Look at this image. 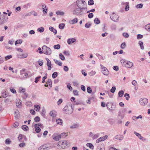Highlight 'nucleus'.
Returning <instances> with one entry per match:
<instances>
[{"mask_svg":"<svg viewBox=\"0 0 150 150\" xmlns=\"http://www.w3.org/2000/svg\"><path fill=\"white\" fill-rule=\"evenodd\" d=\"M63 111L64 113L67 114H71L73 112V109L71 104L67 105L63 109Z\"/></svg>","mask_w":150,"mask_h":150,"instance_id":"1","label":"nucleus"},{"mask_svg":"<svg viewBox=\"0 0 150 150\" xmlns=\"http://www.w3.org/2000/svg\"><path fill=\"white\" fill-rule=\"evenodd\" d=\"M83 9H87L86 8H75L73 11V14L77 16H81L83 14Z\"/></svg>","mask_w":150,"mask_h":150,"instance_id":"2","label":"nucleus"},{"mask_svg":"<svg viewBox=\"0 0 150 150\" xmlns=\"http://www.w3.org/2000/svg\"><path fill=\"white\" fill-rule=\"evenodd\" d=\"M43 53L46 55H50L51 54L52 51L51 49L46 45H43L42 47Z\"/></svg>","mask_w":150,"mask_h":150,"instance_id":"3","label":"nucleus"},{"mask_svg":"<svg viewBox=\"0 0 150 150\" xmlns=\"http://www.w3.org/2000/svg\"><path fill=\"white\" fill-rule=\"evenodd\" d=\"M86 4L85 1L83 0H77L76 1L77 6L79 8H84V5Z\"/></svg>","mask_w":150,"mask_h":150,"instance_id":"4","label":"nucleus"},{"mask_svg":"<svg viewBox=\"0 0 150 150\" xmlns=\"http://www.w3.org/2000/svg\"><path fill=\"white\" fill-rule=\"evenodd\" d=\"M111 19L114 22H117L118 21L119 17L118 15L115 14L114 12L110 16Z\"/></svg>","mask_w":150,"mask_h":150,"instance_id":"5","label":"nucleus"},{"mask_svg":"<svg viewBox=\"0 0 150 150\" xmlns=\"http://www.w3.org/2000/svg\"><path fill=\"white\" fill-rule=\"evenodd\" d=\"M139 102L141 105L144 106L147 104L148 100L146 98H142L139 99Z\"/></svg>","mask_w":150,"mask_h":150,"instance_id":"6","label":"nucleus"},{"mask_svg":"<svg viewBox=\"0 0 150 150\" xmlns=\"http://www.w3.org/2000/svg\"><path fill=\"white\" fill-rule=\"evenodd\" d=\"M100 66L101 67L102 73L105 75H108L109 74V71L102 64H100Z\"/></svg>","mask_w":150,"mask_h":150,"instance_id":"7","label":"nucleus"},{"mask_svg":"<svg viewBox=\"0 0 150 150\" xmlns=\"http://www.w3.org/2000/svg\"><path fill=\"white\" fill-rule=\"evenodd\" d=\"M52 138L56 141H58L61 138L59 134L55 133L53 135Z\"/></svg>","mask_w":150,"mask_h":150,"instance_id":"8","label":"nucleus"},{"mask_svg":"<svg viewBox=\"0 0 150 150\" xmlns=\"http://www.w3.org/2000/svg\"><path fill=\"white\" fill-rule=\"evenodd\" d=\"M59 144L62 145V148H64L67 145V141L64 140L63 141H61L58 142Z\"/></svg>","mask_w":150,"mask_h":150,"instance_id":"9","label":"nucleus"},{"mask_svg":"<svg viewBox=\"0 0 150 150\" xmlns=\"http://www.w3.org/2000/svg\"><path fill=\"white\" fill-rule=\"evenodd\" d=\"M108 138L107 135H105V136L102 137H100L98 139L96 140V142L98 143L99 142L103 141L106 140Z\"/></svg>","mask_w":150,"mask_h":150,"instance_id":"10","label":"nucleus"},{"mask_svg":"<svg viewBox=\"0 0 150 150\" xmlns=\"http://www.w3.org/2000/svg\"><path fill=\"white\" fill-rule=\"evenodd\" d=\"M134 133L141 140L143 141L146 140V139L141 136V134L139 133H137L136 132H134Z\"/></svg>","mask_w":150,"mask_h":150,"instance_id":"11","label":"nucleus"},{"mask_svg":"<svg viewBox=\"0 0 150 150\" xmlns=\"http://www.w3.org/2000/svg\"><path fill=\"white\" fill-rule=\"evenodd\" d=\"M16 105L17 107H21L22 106V101L19 99H17L16 100Z\"/></svg>","mask_w":150,"mask_h":150,"instance_id":"12","label":"nucleus"},{"mask_svg":"<svg viewBox=\"0 0 150 150\" xmlns=\"http://www.w3.org/2000/svg\"><path fill=\"white\" fill-rule=\"evenodd\" d=\"M46 59L47 62V65L48 67V70H50L52 68L51 61L47 58H46Z\"/></svg>","mask_w":150,"mask_h":150,"instance_id":"13","label":"nucleus"},{"mask_svg":"<svg viewBox=\"0 0 150 150\" xmlns=\"http://www.w3.org/2000/svg\"><path fill=\"white\" fill-rule=\"evenodd\" d=\"M79 127V124L78 123H74L70 127L71 129H78Z\"/></svg>","mask_w":150,"mask_h":150,"instance_id":"14","label":"nucleus"},{"mask_svg":"<svg viewBox=\"0 0 150 150\" xmlns=\"http://www.w3.org/2000/svg\"><path fill=\"white\" fill-rule=\"evenodd\" d=\"M126 65L125 67L128 68H131L133 65V63L129 61L127 62Z\"/></svg>","mask_w":150,"mask_h":150,"instance_id":"15","label":"nucleus"},{"mask_svg":"<svg viewBox=\"0 0 150 150\" xmlns=\"http://www.w3.org/2000/svg\"><path fill=\"white\" fill-rule=\"evenodd\" d=\"M76 41V40L75 38H70L68 39L67 43L68 44L73 43Z\"/></svg>","mask_w":150,"mask_h":150,"instance_id":"16","label":"nucleus"},{"mask_svg":"<svg viewBox=\"0 0 150 150\" xmlns=\"http://www.w3.org/2000/svg\"><path fill=\"white\" fill-rule=\"evenodd\" d=\"M28 56V54L25 53L24 54H18V58L22 59L25 58L27 57Z\"/></svg>","mask_w":150,"mask_h":150,"instance_id":"17","label":"nucleus"},{"mask_svg":"<svg viewBox=\"0 0 150 150\" xmlns=\"http://www.w3.org/2000/svg\"><path fill=\"white\" fill-rule=\"evenodd\" d=\"M3 21L1 23V24H3L6 22L8 19L7 16L4 15H3Z\"/></svg>","mask_w":150,"mask_h":150,"instance_id":"18","label":"nucleus"},{"mask_svg":"<svg viewBox=\"0 0 150 150\" xmlns=\"http://www.w3.org/2000/svg\"><path fill=\"white\" fill-rule=\"evenodd\" d=\"M48 149L49 148L47 147L46 145H43L39 147V150H48Z\"/></svg>","mask_w":150,"mask_h":150,"instance_id":"19","label":"nucleus"},{"mask_svg":"<svg viewBox=\"0 0 150 150\" xmlns=\"http://www.w3.org/2000/svg\"><path fill=\"white\" fill-rule=\"evenodd\" d=\"M78 19L77 18H75L73 20H71L69 21V22L71 24H74L78 22Z\"/></svg>","mask_w":150,"mask_h":150,"instance_id":"20","label":"nucleus"},{"mask_svg":"<svg viewBox=\"0 0 150 150\" xmlns=\"http://www.w3.org/2000/svg\"><path fill=\"white\" fill-rule=\"evenodd\" d=\"M49 29L51 31L53 32L54 34L55 35L57 33V30L56 29H55L53 27H50Z\"/></svg>","mask_w":150,"mask_h":150,"instance_id":"21","label":"nucleus"},{"mask_svg":"<svg viewBox=\"0 0 150 150\" xmlns=\"http://www.w3.org/2000/svg\"><path fill=\"white\" fill-rule=\"evenodd\" d=\"M15 117L16 118H18L20 116L19 112L18 110H16L14 112Z\"/></svg>","mask_w":150,"mask_h":150,"instance_id":"22","label":"nucleus"},{"mask_svg":"<svg viewBox=\"0 0 150 150\" xmlns=\"http://www.w3.org/2000/svg\"><path fill=\"white\" fill-rule=\"evenodd\" d=\"M120 62L121 64L124 67H125L126 65L127 62L125 59H122L120 60Z\"/></svg>","mask_w":150,"mask_h":150,"instance_id":"23","label":"nucleus"},{"mask_svg":"<svg viewBox=\"0 0 150 150\" xmlns=\"http://www.w3.org/2000/svg\"><path fill=\"white\" fill-rule=\"evenodd\" d=\"M35 131L37 133H39L40 132V131L41 130V129L39 128V127L38 126V124H36L35 125Z\"/></svg>","mask_w":150,"mask_h":150,"instance_id":"24","label":"nucleus"},{"mask_svg":"<svg viewBox=\"0 0 150 150\" xmlns=\"http://www.w3.org/2000/svg\"><path fill=\"white\" fill-rule=\"evenodd\" d=\"M106 107L109 110H111L112 109V104L110 103H107L106 105Z\"/></svg>","mask_w":150,"mask_h":150,"instance_id":"25","label":"nucleus"},{"mask_svg":"<svg viewBox=\"0 0 150 150\" xmlns=\"http://www.w3.org/2000/svg\"><path fill=\"white\" fill-rule=\"evenodd\" d=\"M56 122L57 124L58 125H62V120L60 118H58L56 120Z\"/></svg>","mask_w":150,"mask_h":150,"instance_id":"26","label":"nucleus"},{"mask_svg":"<svg viewBox=\"0 0 150 150\" xmlns=\"http://www.w3.org/2000/svg\"><path fill=\"white\" fill-rule=\"evenodd\" d=\"M54 61L55 63L56 64L59 65V66H62V62L61 61H58V60H57V59H54Z\"/></svg>","mask_w":150,"mask_h":150,"instance_id":"27","label":"nucleus"},{"mask_svg":"<svg viewBox=\"0 0 150 150\" xmlns=\"http://www.w3.org/2000/svg\"><path fill=\"white\" fill-rule=\"evenodd\" d=\"M142 116L141 115H139L137 117L135 116H133L132 117V119L134 120H135L136 119H142Z\"/></svg>","mask_w":150,"mask_h":150,"instance_id":"28","label":"nucleus"},{"mask_svg":"<svg viewBox=\"0 0 150 150\" xmlns=\"http://www.w3.org/2000/svg\"><path fill=\"white\" fill-rule=\"evenodd\" d=\"M34 109L36 111H38L40 109V107L39 105H34Z\"/></svg>","mask_w":150,"mask_h":150,"instance_id":"29","label":"nucleus"},{"mask_svg":"<svg viewBox=\"0 0 150 150\" xmlns=\"http://www.w3.org/2000/svg\"><path fill=\"white\" fill-rule=\"evenodd\" d=\"M65 26V24L64 23H62L59 24V28L61 29H63Z\"/></svg>","mask_w":150,"mask_h":150,"instance_id":"30","label":"nucleus"},{"mask_svg":"<svg viewBox=\"0 0 150 150\" xmlns=\"http://www.w3.org/2000/svg\"><path fill=\"white\" fill-rule=\"evenodd\" d=\"M138 43L141 49L142 50H143L144 49L143 42H142L140 41H139Z\"/></svg>","mask_w":150,"mask_h":150,"instance_id":"31","label":"nucleus"},{"mask_svg":"<svg viewBox=\"0 0 150 150\" xmlns=\"http://www.w3.org/2000/svg\"><path fill=\"white\" fill-rule=\"evenodd\" d=\"M94 22L95 24H98L100 23V21L98 18H96L94 20Z\"/></svg>","mask_w":150,"mask_h":150,"instance_id":"32","label":"nucleus"},{"mask_svg":"<svg viewBox=\"0 0 150 150\" xmlns=\"http://www.w3.org/2000/svg\"><path fill=\"white\" fill-rule=\"evenodd\" d=\"M44 30V28L43 27H41L38 28L37 29V31L40 32L41 33H42Z\"/></svg>","mask_w":150,"mask_h":150,"instance_id":"33","label":"nucleus"},{"mask_svg":"<svg viewBox=\"0 0 150 150\" xmlns=\"http://www.w3.org/2000/svg\"><path fill=\"white\" fill-rule=\"evenodd\" d=\"M145 28L147 30L150 32V24L146 25Z\"/></svg>","mask_w":150,"mask_h":150,"instance_id":"34","label":"nucleus"},{"mask_svg":"<svg viewBox=\"0 0 150 150\" xmlns=\"http://www.w3.org/2000/svg\"><path fill=\"white\" fill-rule=\"evenodd\" d=\"M86 146L89 147L90 148L93 149L94 148V146L93 144L90 143H88L86 144Z\"/></svg>","mask_w":150,"mask_h":150,"instance_id":"35","label":"nucleus"},{"mask_svg":"<svg viewBox=\"0 0 150 150\" xmlns=\"http://www.w3.org/2000/svg\"><path fill=\"white\" fill-rule=\"evenodd\" d=\"M22 129L24 131H27L28 129V127L26 125H23L22 126Z\"/></svg>","mask_w":150,"mask_h":150,"instance_id":"36","label":"nucleus"},{"mask_svg":"<svg viewBox=\"0 0 150 150\" xmlns=\"http://www.w3.org/2000/svg\"><path fill=\"white\" fill-rule=\"evenodd\" d=\"M126 4V6L125 8V10L127 11H128L129 8V2H126L125 3Z\"/></svg>","mask_w":150,"mask_h":150,"instance_id":"37","label":"nucleus"},{"mask_svg":"<svg viewBox=\"0 0 150 150\" xmlns=\"http://www.w3.org/2000/svg\"><path fill=\"white\" fill-rule=\"evenodd\" d=\"M57 75L58 74L57 72H54L52 74V77L53 78H55L57 76Z\"/></svg>","mask_w":150,"mask_h":150,"instance_id":"38","label":"nucleus"},{"mask_svg":"<svg viewBox=\"0 0 150 150\" xmlns=\"http://www.w3.org/2000/svg\"><path fill=\"white\" fill-rule=\"evenodd\" d=\"M56 13L57 15H60L62 16L64 14V13L62 11H58L56 12Z\"/></svg>","mask_w":150,"mask_h":150,"instance_id":"39","label":"nucleus"},{"mask_svg":"<svg viewBox=\"0 0 150 150\" xmlns=\"http://www.w3.org/2000/svg\"><path fill=\"white\" fill-rule=\"evenodd\" d=\"M124 93V92L123 91H120L118 93V95L120 97L123 96Z\"/></svg>","mask_w":150,"mask_h":150,"instance_id":"40","label":"nucleus"},{"mask_svg":"<svg viewBox=\"0 0 150 150\" xmlns=\"http://www.w3.org/2000/svg\"><path fill=\"white\" fill-rule=\"evenodd\" d=\"M126 46V43L124 42H123L121 45L120 47L122 49H124Z\"/></svg>","mask_w":150,"mask_h":150,"instance_id":"41","label":"nucleus"},{"mask_svg":"<svg viewBox=\"0 0 150 150\" xmlns=\"http://www.w3.org/2000/svg\"><path fill=\"white\" fill-rule=\"evenodd\" d=\"M59 56L60 59L62 60H65V57L62 53H60L59 54Z\"/></svg>","mask_w":150,"mask_h":150,"instance_id":"42","label":"nucleus"},{"mask_svg":"<svg viewBox=\"0 0 150 150\" xmlns=\"http://www.w3.org/2000/svg\"><path fill=\"white\" fill-rule=\"evenodd\" d=\"M53 47L55 49H59L60 48V46L59 44H57L56 45H54Z\"/></svg>","mask_w":150,"mask_h":150,"instance_id":"43","label":"nucleus"},{"mask_svg":"<svg viewBox=\"0 0 150 150\" xmlns=\"http://www.w3.org/2000/svg\"><path fill=\"white\" fill-rule=\"evenodd\" d=\"M26 105L28 106H31L32 105V103L30 101H28L25 103Z\"/></svg>","mask_w":150,"mask_h":150,"instance_id":"44","label":"nucleus"},{"mask_svg":"<svg viewBox=\"0 0 150 150\" xmlns=\"http://www.w3.org/2000/svg\"><path fill=\"white\" fill-rule=\"evenodd\" d=\"M87 92L89 93H91L92 92V90L91 88L89 87H87Z\"/></svg>","mask_w":150,"mask_h":150,"instance_id":"45","label":"nucleus"},{"mask_svg":"<svg viewBox=\"0 0 150 150\" xmlns=\"http://www.w3.org/2000/svg\"><path fill=\"white\" fill-rule=\"evenodd\" d=\"M88 4L89 5H93L94 4V3L93 0H89L88 1Z\"/></svg>","mask_w":150,"mask_h":150,"instance_id":"46","label":"nucleus"},{"mask_svg":"<svg viewBox=\"0 0 150 150\" xmlns=\"http://www.w3.org/2000/svg\"><path fill=\"white\" fill-rule=\"evenodd\" d=\"M50 115L52 116V117H55L56 116V114L54 112L52 111H51L50 113Z\"/></svg>","mask_w":150,"mask_h":150,"instance_id":"47","label":"nucleus"},{"mask_svg":"<svg viewBox=\"0 0 150 150\" xmlns=\"http://www.w3.org/2000/svg\"><path fill=\"white\" fill-rule=\"evenodd\" d=\"M91 24L89 23H86L85 25V28H89L90 26H91Z\"/></svg>","mask_w":150,"mask_h":150,"instance_id":"48","label":"nucleus"},{"mask_svg":"<svg viewBox=\"0 0 150 150\" xmlns=\"http://www.w3.org/2000/svg\"><path fill=\"white\" fill-rule=\"evenodd\" d=\"M124 96L126 97V99L127 100H129V98H130L129 94L127 93H126L124 95Z\"/></svg>","mask_w":150,"mask_h":150,"instance_id":"49","label":"nucleus"},{"mask_svg":"<svg viewBox=\"0 0 150 150\" xmlns=\"http://www.w3.org/2000/svg\"><path fill=\"white\" fill-rule=\"evenodd\" d=\"M11 142L9 139H7L5 140V143L6 144H9Z\"/></svg>","mask_w":150,"mask_h":150,"instance_id":"50","label":"nucleus"},{"mask_svg":"<svg viewBox=\"0 0 150 150\" xmlns=\"http://www.w3.org/2000/svg\"><path fill=\"white\" fill-rule=\"evenodd\" d=\"M63 53L65 55L67 56H70V54L69 51H64L63 52Z\"/></svg>","mask_w":150,"mask_h":150,"instance_id":"51","label":"nucleus"},{"mask_svg":"<svg viewBox=\"0 0 150 150\" xmlns=\"http://www.w3.org/2000/svg\"><path fill=\"white\" fill-rule=\"evenodd\" d=\"M67 133H61V134H59L61 138L62 137H66L67 136Z\"/></svg>","mask_w":150,"mask_h":150,"instance_id":"52","label":"nucleus"},{"mask_svg":"<svg viewBox=\"0 0 150 150\" xmlns=\"http://www.w3.org/2000/svg\"><path fill=\"white\" fill-rule=\"evenodd\" d=\"M99 137V134H97L93 135L92 137L93 139H96L98 137Z\"/></svg>","mask_w":150,"mask_h":150,"instance_id":"53","label":"nucleus"},{"mask_svg":"<svg viewBox=\"0 0 150 150\" xmlns=\"http://www.w3.org/2000/svg\"><path fill=\"white\" fill-rule=\"evenodd\" d=\"M12 57V56L11 55H8L5 57V60H6L8 59H9L10 58H11Z\"/></svg>","mask_w":150,"mask_h":150,"instance_id":"54","label":"nucleus"},{"mask_svg":"<svg viewBox=\"0 0 150 150\" xmlns=\"http://www.w3.org/2000/svg\"><path fill=\"white\" fill-rule=\"evenodd\" d=\"M19 90L21 93H24L25 91V89L22 87L20 88Z\"/></svg>","mask_w":150,"mask_h":150,"instance_id":"55","label":"nucleus"},{"mask_svg":"<svg viewBox=\"0 0 150 150\" xmlns=\"http://www.w3.org/2000/svg\"><path fill=\"white\" fill-rule=\"evenodd\" d=\"M122 35L125 38H128L129 36V34L127 33H123Z\"/></svg>","mask_w":150,"mask_h":150,"instance_id":"56","label":"nucleus"},{"mask_svg":"<svg viewBox=\"0 0 150 150\" xmlns=\"http://www.w3.org/2000/svg\"><path fill=\"white\" fill-rule=\"evenodd\" d=\"M143 5L142 4H139L136 6V8H141L142 7Z\"/></svg>","mask_w":150,"mask_h":150,"instance_id":"57","label":"nucleus"},{"mask_svg":"<svg viewBox=\"0 0 150 150\" xmlns=\"http://www.w3.org/2000/svg\"><path fill=\"white\" fill-rule=\"evenodd\" d=\"M22 42V40H17L16 41L15 45H16L17 44L20 43L21 44Z\"/></svg>","mask_w":150,"mask_h":150,"instance_id":"58","label":"nucleus"},{"mask_svg":"<svg viewBox=\"0 0 150 150\" xmlns=\"http://www.w3.org/2000/svg\"><path fill=\"white\" fill-rule=\"evenodd\" d=\"M113 69L116 71H117L119 70V67L117 66H115L113 67Z\"/></svg>","mask_w":150,"mask_h":150,"instance_id":"59","label":"nucleus"},{"mask_svg":"<svg viewBox=\"0 0 150 150\" xmlns=\"http://www.w3.org/2000/svg\"><path fill=\"white\" fill-rule=\"evenodd\" d=\"M24 136L23 135H22V134H20L19 136H18V140L20 141H21L22 138H23V137Z\"/></svg>","mask_w":150,"mask_h":150,"instance_id":"60","label":"nucleus"},{"mask_svg":"<svg viewBox=\"0 0 150 150\" xmlns=\"http://www.w3.org/2000/svg\"><path fill=\"white\" fill-rule=\"evenodd\" d=\"M143 38V35L141 34H139L137 35V38L138 39H139Z\"/></svg>","mask_w":150,"mask_h":150,"instance_id":"61","label":"nucleus"},{"mask_svg":"<svg viewBox=\"0 0 150 150\" xmlns=\"http://www.w3.org/2000/svg\"><path fill=\"white\" fill-rule=\"evenodd\" d=\"M41 78V76H38L37 77H36L35 78V82L36 83H37L38 82V81L39 80V79H40Z\"/></svg>","mask_w":150,"mask_h":150,"instance_id":"62","label":"nucleus"},{"mask_svg":"<svg viewBox=\"0 0 150 150\" xmlns=\"http://www.w3.org/2000/svg\"><path fill=\"white\" fill-rule=\"evenodd\" d=\"M25 143H21L19 144V146L20 147H23L25 146Z\"/></svg>","mask_w":150,"mask_h":150,"instance_id":"63","label":"nucleus"},{"mask_svg":"<svg viewBox=\"0 0 150 150\" xmlns=\"http://www.w3.org/2000/svg\"><path fill=\"white\" fill-rule=\"evenodd\" d=\"M34 120L36 122H39L40 120V118L39 117H36L35 118Z\"/></svg>","mask_w":150,"mask_h":150,"instance_id":"64","label":"nucleus"}]
</instances>
